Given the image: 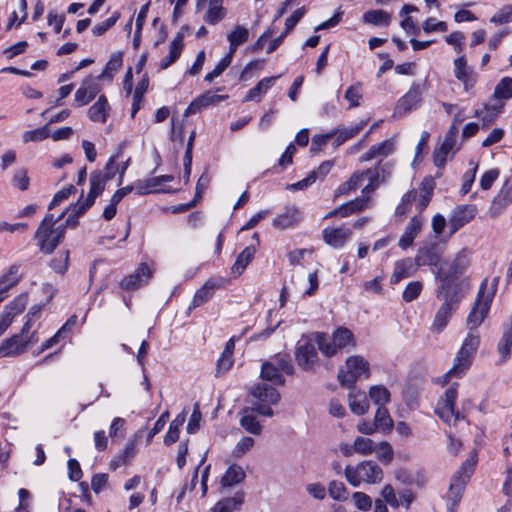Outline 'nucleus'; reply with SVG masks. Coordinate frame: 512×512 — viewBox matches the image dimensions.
Segmentation results:
<instances>
[{
    "label": "nucleus",
    "instance_id": "obj_1",
    "mask_svg": "<svg viewBox=\"0 0 512 512\" xmlns=\"http://www.w3.org/2000/svg\"><path fill=\"white\" fill-rule=\"evenodd\" d=\"M314 340L320 352L326 357H332L344 349H353L356 340L351 330L346 327H338L331 335L315 333Z\"/></svg>",
    "mask_w": 512,
    "mask_h": 512
},
{
    "label": "nucleus",
    "instance_id": "obj_2",
    "mask_svg": "<svg viewBox=\"0 0 512 512\" xmlns=\"http://www.w3.org/2000/svg\"><path fill=\"white\" fill-rule=\"evenodd\" d=\"M249 397L251 406L257 409L258 415L264 417H273V406L277 405L281 400L279 391L267 382H257L249 388Z\"/></svg>",
    "mask_w": 512,
    "mask_h": 512
},
{
    "label": "nucleus",
    "instance_id": "obj_3",
    "mask_svg": "<svg viewBox=\"0 0 512 512\" xmlns=\"http://www.w3.org/2000/svg\"><path fill=\"white\" fill-rule=\"evenodd\" d=\"M512 99V77L506 76L501 78L494 87L492 94V103L485 105V107L476 111V116L479 117L485 125L493 122L497 116L502 112L507 101Z\"/></svg>",
    "mask_w": 512,
    "mask_h": 512
},
{
    "label": "nucleus",
    "instance_id": "obj_4",
    "mask_svg": "<svg viewBox=\"0 0 512 512\" xmlns=\"http://www.w3.org/2000/svg\"><path fill=\"white\" fill-rule=\"evenodd\" d=\"M345 477L350 485L359 487L361 484L374 485L383 480V470L374 461L364 460L345 468Z\"/></svg>",
    "mask_w": 512,
    "mask_h": 512
},
{
    "label": "nucleus",
    "instance_id": "obj_5",
    "mask_svg": "<svg viewBox=\"0 0 512 512\" xmlns=\"http://www.w3.org/2000/svg\"><path fill=\"white\" fill-rule=\"evenodd\" d=\"M476 462V456L471 455L453 475L447 493L448 512H455V508L461 501L465 486L474 472Z\"/></svg>",
    "mask_w": 512,
    "mask_h": 512
},
{
    "label": "nucleus",
    "instance_id": "obj_6",
    "mask_svg": "<svg viewBox=\"0 0 512 512\" xmlns=\"http://www.w3.org/2000/svg\"><path fill=\"white\" fill-rule=\"evenodd\" d=\"M369 376L370 365L360 355L348 357L345 364L338 371L340 384L347 387H352L358 380L367 379Z\"/></svg>",
    "mask_w": 512,
    "mask_h": 512
},
{
    "label": "nucleus",
    "instance_id": "obj_7",
    "mask_svg": "<svg viewBox=\"0 0 512 512\" xmlns=\"http://www.w3.org/2000/svg\"><path fill=\"white\" fill-rule=\"evenodd\" d=\"M368 180V184L362 190V194H370L379 185V173L376 169H367L362 172H355L352 176L342 183L336 190V196L348 195L352 191H355L364 181Z\"/></svg>",
    "mask_w": 512,
    "mask_h": 512
},
{
    "label": "nucleus",
    "instance_id": "obj_8",
    "mask_svg": "<svg viewBox=\"0 0 512 512\" xmlns=\"http://www.w3.org/2000/svg\"><path fill=\"white\" fill-rule=\"evenodd\" d=\"M457 396V384H453L446 389L436 406V413L450 427L455 426L464 419V417L455 410Z\"/></svg>",
    "mask_w": 512,
    "mask_h": 512
},
{
    "label": "nucleus",
    "instance_id": "obj_9",
    "mask_svg": "<svg viewBox=\"0 0 512 512\" xmlns=\"http://www.w3.org/2000/svg\"><path fill=\"white\" fill-rule=\"evenodd\" d=\"M486 281H484L478 293L475 304L467 317V327L469 331L477 332V328L481 325L487 316L492 302L493 293H486Z\"/></svg>",
    "mask_w": 512,
    "mask_h": 512
},
{
    "label": "nucleus",
    "instance_id": "obj_10",
    "mask_svg": "<svg viewBox=\"0 0 512 512\" xmlns=\"http://www.w3.org/2000/svg\"><path fill=\"white\" fill-rule=\"evenodd\" d=\"M314 337L305 336L298 341L295 350V361L304 370H312L318 363V353L314 345Z\"/></svg>",
    "mask_w": 512,
    "mask_h": 512
},
{
    "label": "nucleus",
    "instance_id": "obj_11",
    "mask_svg": "<svg viewBox=\"0 0 512 512\" xmlns=\"http://www.w3.org/2000/svg\"><path fill=\"white\" fill-rule=\"evenodd\" d=\"M422 101V89L419 84H413L408 92L404 94L397 102L393 116L402 117L403 115L415 110Z\"/></svg>",
    "mask_w": 512,
    "mask_h": 512
},
{
    "label": "nucleus",
    "instance_id": "obj_12",
    "mask_svg": "<svg viewBox=\"0 0 512 512\" xmlns=\"http://www.w3.org/2000/svg\"><path fill=\"white\" fill-rule=\"evenodd\" d=\"M338 449L345 457H351L354 454L369 456L376 451V443L370 438L357 436L351 444L346 442L340 443Z\"/></svg>",
    "mask_w": 512,
    "mask_h": 512
},
{
    "label": "nucleus",
    "instance_id": "obj_13",
    "mask_svg": "<svg viewBox=\"0 0 512 512\" xmlns=\"http://www.w3.org/2000/svg\"><path fill=\"white\" fill-rule=\"evenodd\" d=\"M459 298L456 296L447 297L435 314L431 325V331L441 333L448 325L453 312L457 309Z\"/></svg>",
    "mask_w": 512,
    "mask_h": 512
},
{
    "label": "nucleus",
    "instance_id": "obj_14",
    "mask_svg": "<svg viewBox=\"0 0 512 512\" xmlns=\"http://www.w3.org/2000/svg\"><path fill=\"white\" fill-rule=\"evenodd\" d=\"M153 272L146 263H141L137 269L125 276L121 282L120 287L126 291H134L145 286L152 278Z\"/></svg>",
    "mask_w": 512,
    "mask_h": 512
},
{
    "label": "nucleus",
    "instance_id": "obj_15",
    "mask_svg": "<svg viewBox=\"0 0 512 512\" xmlns=\"http://www.w3.org/2000/svg\"><path fill=\"white\" fill-rule=\"evenodd\" d=\"M453 73L457 80H459L466 92L474 88L477 83V74L468 65L465 55H460L453 61Z\"/></svg>",
    "mask_w": 512,
    "mask_h": 512
},
{
    "label": "nucleus",
    "instance_id": "obj_16",
    "mask_svg": "<svg viewBox=\"0 0 512 512\" xmlns=\"http://www.w3.org/2000/svg\"><path fill=\"white\" fill-rule=\"evenodd\" d=\"M458 129L455 124H452L445 139L438 150L434 153V162L436 166L443 167L447 159L452 156L456 151V137Z\"/></svg>",
    "mask_w": 512,
    "mask_h": 512
},
{
    "label": "nucleus",
    "instance_id": "obj_17",
    "mask_svg": "<svg viewBox=\"0 0 512 512\" xmlns=\"http://www.w3.org/2000/svg\"><path fill=\"white\" fill-rule=\"evenodd\" d=\"M351 236L352 231L344 226H328L322 231L324 242L334 249L343 248L351 239Z\"/></svg>",
    "mask_w": 512,
    "mask_h": 512
},
{
    "label": "nucleus",
    "instance_id": "obj_18",
    "mask_svg": "<svg viewBox=\"0 0 512 512\" xmlns=\"http://www.w3.org/2000/svg\"><path fill=\"white\" fill-rule=\"evenodd\" d=\"M474 205H461L456 207L449 217L450 234H454L465 224L470 222L476 215Z\"/></svg>",
    "mask_w": 512,
    "mask_h": 512
},
{
    "label": "nucleus",
    "instance_id": "obj_19",
    "mask_svg": "<svg viewBox=\"0 0 512 512\" xmlns=\"http://www.w3.org/2000/svg\"><path fill=\"white\" fill-rule=\"evenodd\" d=\"M474 356L459 349L452 367L443 376L444 382L450 381L452 378H461L470 369Z\"/></svg>",
    "mask_w": 512,
    "mask_h": 512
},
{
    "label": "nucleus",
    "instance_id": "obj_20",
    "mask_svg": "<svg viewBox=\"0 0 512 512\" xmlns=\"http://www.w3.org/2000/svg\"><path fill=\"white\" fill-rule=\"evenodd\" d=\"M512 204V182L505 181L501 189L495 195L489 208L492 217H497Z\"/></svg>",
    "mask_w": 512,
    "mask_h": 512
},
{
    "label": "nucleus",
    "instance_id": "obj_21",
    "mask_svg": "<svg viewBox=\"0 0 512 512\" xmlns=\"http://www.w3.org/2000/svg\"><path fill=\"white\" fill-rule=\"evenodd\" d=\"M30 345V340H24L21 335L15 334L5 339L0 345V358L21 355L27 351Z\"/></svg>",
    "mask_w": 512,
    "mask_h": 512
},
{
    "label": "nucleus",
    "instance_id": "obj_22",
    "mask_svg": "<svg viewBox=\"0 0 512 512\" xmlns=\"http://www.w3.org/2000/svg\"><path fill=\"white\" fill-rule=\"evenodd\" d=\"M225 283L222 278H210L204 285L197 290L192 300L191 306L193 308L199 307L207 302L214 294V292L221 288Z\"/></svg>",
    "mask_w": 512,
    "mask_h": 512
},
{
    "label": "nucleus",
    "instance_id": "obj_23",
    "mask_svg": "<svg viewBox=\"0 0 512 512\" xmlns=\"http://www.w3.org/2000/svg\"><path fill=\"white\" fill-rule=\"evenodd\" d=\"M257 414V409H254V406L244 407L239 413L241 427L252 435H260L263 428Z\"/></svg>",
    "mask_w": 512,
    "mask_h": 512
},
{
    "label": "nucleus",
    "instance_id": "obj_24",
    "mask_svg": "<svg viewBox=\"0 0 512 512\" xmlns=\"http://www.w3.org/2000/svg\"><path fill=\"white\" fill-rule=\"evenodd\" d=\"M418 265L415 259L404 258L395 262L393 273L390 277L391 284H397L401 280L411 277L417 271Z\"/></svg>",
    "mask_w": 512,
    "mask_h": 512
},
{
    "label": "nucleus",
    "instance_id": "obj_25",
    "mask_svg": "<svg viewBox=\"0 0 512 512\" xmlns=\"http://www.w3.org/2000/svg\"><path fill=\"white\" fill-rule=\"evenodd\" d=\"M67 228L65 224L54 226V231L50 237H43L37 242L40 252L46 255L53 253L57 246L62 243Z\"/></svg>",
    "mask_w": 512,
    "mask_h": 512
},
{
    "label": "nucleus",
    "instance_id": "obj_26",
    "mask_svg": "<svg viewBox=\"0 0 512 512\" xmlns=\"http://www.w3.org/2000/svg\"><path fill=\"white\" fill-rule=\"evenodd\" d=\"M348 406L355 415L366 414L370 407L366 393L353 387L348 394Z\"/></svg>",
    "mask_w": 512,
    "mask_h": 512
},
{
    "label": "nucleus",
    "instance_id": "obj_27",
    "mask_svg": "<svg viewBox=\"0 0 512 512\" xmlns=\"http://www.w3.org/2000/svg\"><path fill=\"white\" fill-rule=\"evenodd\" d=\"M423 221L420 217L414 216L410 219L403 235L400 237L398 245L401 249H407L413 244L414 239L420 232Z\"/></svg>",
    "mask_w": 512,
    "mask_h": 512
},
{
    "label": "nucleus",
    "instance_id": "obj_28",
    "mask_svg": "<svg viewBox=\"0 0 512 512\" xmlns=\"http://www.w3.org/2000/svg\"><path fill=\"white\" fill-rule=\"evenodd\" d=\"M280 76H271L266 77L260 80L255 87L250 89L247 94L245 95L243 101H254V102H260L262 97L267 93V91L275 84L276 80Z\"/></svg>",
    "mask_w": 512,
    "mask_h": 512
},
{
    "label": "nucleus",
    "instance_id": "obj_29",
    "mask_svg": "<svg viewBox=\"0 0 512 512\" xmlns=\"http://www.w3.org/2000/svg\"><path fill=\"white\" fill-rule=\"evenodd\" d=\"M497 353L499 355V364L507 361L512 353V324H507L503 328L502 336L497 344Z\"/></svg>",
    "mask_w": 512,
    "mask_h": 512
},
{
    "label": "nucleus",
    "instance_id": "obj_30",
    "mask_svg": "<svg viewBox=\"0 0 512 512\" xmlns=\"http://www.w3.org/2000/svg\"><path fill=\"white\" fill-rule=\"evenodd\" d=\"M110 109L105 95H100L98 100L88 109V117L93 122L105 123Z\"/></svg>",
    "mask_w": 512,
    "mask_h": 512
},
{
    "label": "nucleus",
    "instance_id": "obj_31",
    "mask_svg": "<svg viewBox=\"0 0 512 512\" xmlns=\"http://www.w3.org/2000/svg\"><path fill=\"white\" fill-rule=\"evenodd\" d=\"M440 253L435 245L424 246L418 250L415 261L418 266H436L440 263Z\"/></svg>",
    "mask_w": 512,
    "mask_h": 512
},
{
    "label": "nucleus",
    "instance_id": "obj_32",
    "mask_svg": "<svg viewBox=\"0 0 512 512\" xmlns=\"http://www.w3.org/2000/svg\"><path fill=\"white\" fill-rule=\"evenodd\" d=\"M222 99H224V96L215 95L210 92L203 93L194 101H192L190 105L185 109L184 116L195 114L202 108L207 107L212 103L219 102Z\"/></svg>",
    "mask_w": 512,
    "mask_h": 512
},
{
    "label": "nucleus",
    "instance_id": "obj_33",
    "mask_svg": "<svg viewBox=\"0 0 512 512\" xmlns=\"http://www.w3.org/2000/svg\"><path fill=\"white\" fill-rule=\"evenodd\" d=\"M249 30L242 26L236 25L231 32L227 34V40L229 42V54L233 55L237 48L244 44L249 39Z\"/></svg>",
    "mask_w": 512,
    "mask_h": 512
},
{
    "label": "nucleus",
    "instance_id": "obj_34",
    "mask_svg": "<svg viewBox=\"0 0 512 512\" xmlns=\"http://www.w3.org/2000/svg\"><path fill=\"white\" fill-rule=\"evenodd\" d=\"M261 381L270 382L269 384L275 385H284L285 380L283 375L280 373V369L276 366V364L271 362H266L262 365L261 368Z\"/></svg>",
    "mask_w": 512,
    "mask_h": 512
},
{
    "label": "nucleus",
    "instance_id": "obj_35",
    "mask_svg": "<svg viewBox=\"0 0 512 512\" xmlns=\"http://www.w3.org/2000/svg\"><path fill=\"white\" fill-rule=\"evenodd\" d=\"M244 501V493L237 492L233 497H227L218 501L210 512H233L238 510Z\"/></svg>",
    "mask_w": 512,
    "mask_h": 512
},
{
    "label": "nucleus",
    "instance_id": "obj_36",
    "mask_svg": "<svg viewBox=\"0 0 512 512\" xmlns=\"http://www.w3.org/2000/svg\"><path fill=\"white\" fill-rule=\"evenodd\" d=\"M394 151L393 140H385L379 144L371 146V148L361 156V161H370L377 157H386Z\"/></svg>",
    "mask_w": 512,
    "mask_h": 512
},
{
    "label": "nucleus",
    "instance_id": "obj_37",
    "mask_svg": "<svg viewBox=\"0 0 512 512\" xmlns=\"http://www.w3.org/2000/svg\"><path fill=\"white\" fill-rule=\"evenodd\" d=\"M471 252L467 248H462L453 258L450 270L447 276H455L462 273L470 264Z\"/></svg>",
    "mask_w": 512,
    "mask_h": 512
},
{
    "label": "nucleus",
    "instance_id": "obj_38",
    "mask_svg": "<svg viewBox=\"0 0 512 512\" xmlns=\"http://www.w3.org/2000/svg\"><path fill=\"white\" fill-rule=\"evenodd\" d=\"M245 479V472L238 464L230 465L221 478L223 487H231L241 483Z\"/></svg>",
    "mask_w": 512,
    "mask_h": 512
},
{
    "label": "nucleus",
    "instance_id": "obj_39",
    "mask_svg": "<svg viewBox=\"0 0 512 512\" xmlns=\"http://www.w3.org/2000/svg\"><path fill=\"white\" fill-rule=\"evenodd\" d=\"M255 255V248L252 246L246 247L237 257L235 263L231 267V274L234 277L240 276L248 264L252 261Z\"/></svg>",
    "mask_w": 512,
    "mask_h": 512
},
{
    "label": "nucleus",
    "instance_id": "obj_40",
    "mask_svg": "<svg viewBox=\"0 0 512 512\" xmlns=\"http://www.w3.org/2000/svg\"><path fill=\"white\" fill-rule=\"evenodd\" d=\"M301 218V213L299 209L292 207L288 208L283 214L278 215L273 220V225L280 229H286L292 227L296 224Z\"/></svg>",
    "mask_w": 512,
    "mask_h": 512
},
{
    "label": "nucleus",
    "instance_id": "obj_41",
    "mask_svg": "<svg viewBox=\"0 0 512 512\" xmlns=\"http://www.w3.org/2000/svg\"><path fill=\"white\" fill-rule=\"evenodd\" d=\"M222 0H210L209 8L204 15L206 23L215 25L226 15V10L221 4Z\"/></svg>",
    "mask_w": 512,
    "mask_h": 512
},
{
    "label": "nucleus",
    "instance_id": "obj_42",
    "mask_svg": "<svg viewBox=\"0 0 512 512\" xmlns=\"http://www.w3.org/2000/svg\"><path fill=\"white\" fill-rule=\"evenodd\" d=\"M367 120L360 121L359 123H356L349 127H343L337 129L335 132L336 139H335V145L339 146L343 144L345 141L353 138L357 134L360 133V131L366 126Z\"/></svg>",
    "mask_w": 512,
    "mask_h": 512
},
{
    "label": "nucleus",
    "instance_id": "obj_43",
    "mask_svg": "<svg viewBox=\"0 0 512 512\" xmlns=\"http://www.w3.org/2000/svg\"><path fill=\"white\" fill-rule=\"evenodd\" d=\"M183 47V35L181 33H177V35L169 44V53L168 56L165 58V61H162V69L167 68L179 58L183 50Z\"/></svg>",
    "mask_w": 512,
    "mask_h": 512
},
{
    "label": "nucleus",
    "instance_id": "obj_44",
    "mask_svg": "<svg viewBox=\"0 0 512 512\" xmlns=\"http://www.w3.org/2000/svg\"><path fill=\"white\" fill-rule=\"evenodd\" d=\"M185 420H186V412L182 411L171 422V424L169 426V430H168V432L166 433V435L164 437V442L166 444L169 445V444H172V443H174V442H176L178 440L179 434H180V430H181L183 424L185 423Z\"/></svg>",
    "mask_w": 512,
    "mask_h": 512
},
{
    "label": "nucleus",
    "instance_id": "obj_45",
    "mask_svg": "<svg viewBox=\"0 0 512 512\" xmlns=\"http://www.w3.org/2000/svg\"><path fill=\"white\" fill-rule=\"evenodd\" d=\"M390 392L383 385H374L369 389V398L378 407H384L390 401Z\"/></svg>",
    "mask_w": 512,
    "mask_h": 512
},
{
    "label": "nucleus",
    "instance_id": "obj_46",
    "mask_svg": "<svg viewBox=\"0 0 512 512\" xmlns=\"http://www.w3.org/2000/svg\"><path fill=\"white\" fill-rule=\"evenodd\" d=\"M70 252L69 250L59 251L57 255L51 259L49 266L55 271L57 274L64 275L69 268L70 262Z\"/></svg>",
    "mask_w": 512,
    "mask_h": 512
},
{
    "label": "nucleus",
    "instance_id": "obj_47",
    "mask_svg": "<svg viewBox=\"0 0 512 512\" xmlns=\"http://www.w3.org/2000/svg\"><path fill=\"white\" fill-rule=\"evenodd\" d=\"M374 423L381 432H389L393 428V420L385 407H378L374 416Z\"/></svg>",
    "mask_w": 512,
    "mask_h": 512
},
{
    "label": "nucleus",
    "instance_id": "obj_48",
    "mask_svg": "<svg viewBox=\"0 0 512 512\" xmlns=\"http://www.w3.org/2000/svg\"><path fill=\"white\" fill-rule=\"evenodd\" d=\"M362 19L365 23L376 26H387L391 21L390 15L383 10H369L363 14Z\"/></svg>",
    "mask_w": 512,
    "mask_h": 512
},
{
    "label": "nucleus",
    "instance_id": "obj_49",
    "mask_svg": "<svg viewBox=\"0 0 512 512\" xmlns=\"http://www.w3.org/2000/svg\"><path fill=\"white\" fill-rule=\"evenodd\" d=\"M123 64V57L121 52H115L110 56V59L105 65L104 70L101 74L98 75V79H103L107 77L108 79H113V73L119 70Z\"/></svg>",
    "mask_w": 512,
    "mask_h": 512
},
{
    "label": "nucleus",
    "instance_id": "obj_50",
    "mask_svg": "<svg viewBox=\"0 0 512 512\" xmlns=\"http://www.w3.org/2000/svg\"><path fill=\"white\" fill-rule=\"evenodd\" d=\"M55 225L56 223L54 215L52 213H47L38 226L34 234V239L38 242L43 237H50L54 231Z\"/></svg>",
    "mask_w": 512,
    "mask_h": 512
},
{
    "label": "nucleus",
    "instance_id": "obj_51",
    "mask_svg": "<svg viewBox=\"0 0 512 512\" xmlns=\"http://www.w3.org/2000/svg\"><path fill=\"white\" fill-rule=\"evenodd\" d=\"M28 301V294L22 293L15 297L12 301H10L3 309V311L7 314H10L11 317H14L25 310Z\"/></svg>",
    "mask_w": 512,
    "mask_h": 512
},
{
    "label": "nucleus",
    "instance_id": "obj_52",
    "mask_svg": "<svg viewBox=\"0 0 512 512\" xmlns=\"http://www.w3.org/2000/svg\"><path fill=\"white\" fill-rule=\"evenodd\" d=\"M111 180V175H102V171L95 170L90 175V189L101 195L105 190L106 183Z\"/></svg>",
    "mask_w": 512,
    "mask_h": 512
},
{
    "label": "nucleus",
    "instance_id": "obj_53",
    "mask_svg": "<svg viewBox=\"0 0 512 512\" xmlns=\"http://www.w3.org/2000/svg\"><path fill=\"white\" fill-rule=\"evenodd\" d=\"M380 497L382 498V501L386 502L393 509H397L401 506L399 493H396L391 484H385L382 487Z\"/></svg>",
    "mask_w": 512,
    "mask_h": 512
},
{
    "label": "nucleus",
    "instance_id": "obj_54",
    "mask_svg": "<svg viewBox=\"0 0 512 512\" xmlns=\"http://www.w3.org/2000/svg\"><path fill=\"white\" fill-rule=\"evenodd\" d=\"M20 264L15 263L11 265L8 271L0 278V284L8 283L4 288H7V291L12 287L16 286L21 279V275L19 274Z\"/></svg>",
    "mask_w": 512,
    "mask_h": 512
},
{
    "label": "nucleus",
    "instance_id": "obj_55",
    "mask_svg": "<svg viewBox=\"0 0 512 512\" xmlns=\"http://www.w3.org/2000/svg\"><path fill=\"white\" fill-rule=\"evenodd\" d=\"M480 345V336L478 332L469 331L463 340L460 350L474 356Z\"/></svg>",
    "mask_w": 512,
    "mask_h": 512
},
{
    "label": "nucleus",
    "instance_id": "obj_56",
    "mask_svg": "<svg viewBox=\"0 0 512 512\" xmlns=\"http://www.w3.org/2000/svg\"><path fill=\"white\" fill-rule=\"evenodd\" d=\"M362 96V86L360 83H356L348 87L344 94L345 99L349 102V108L360 106Z\"/></svg>",
    "mask_w": 512,
    "mask_h": 512
},
{
    "label": "nucleus",
    "instance_id": "obj_57",
    "mask_svg": "<svg viewBox=\"0 0 512 512\" xmlns=\"http://www.w3.org/2000/svg\"><path fill=\"white\" fill-rule=\"evenodd\" d=\"M374 453L376 454L377 459L386 465L391 463L394 457L393 448L386 441L380 442L379 444L376 443V451Z\"/></svg>",
    "mask_w": 512,
    "mask_h": 512
},
{
    "label": "nucleus",
    "instance_id": "obj_58",
    "mask_svg": "<svg viewBox=\"0 0 512 512\" xmlns=\"http://www.w3.org/2000/svg\"><path fill=\"white\" fill-rule=\"evenodd\" d=\"M49 135H50V133H49V129H48V124H46L42 127L36 128L34 130L24 132L23 142L27 143L30 141L31 142L42 141V140L47 139L49 137Z\"/></svg>",
    "mask_w": 512,
    "mask_h": 512
},
{
    "label": "nucleus",
    "instance_id": "obj_59",
    "mask_svg": "<svg viewBox=\"0 0 512 512\" xmlns=\"http://www.w3.org/2000/svg\"><path fill=\"white\" fill-rule=\"evenodd\" d=\"M148 85H149V80L146 77H144L140 82H138L136 89L134 91V95H133L132 117L140 109L139 103L142 100V97H143L144 93L146 92Z\"/></svg>",
    "mask_w": 512,
    "mask_h": 512
},
{
    "label": "nucleus",
    "instance_id": "obj_60",
    "mask_svg": "<svg viewBox=\"0 0 512 512\" xmlns=\"http://www.w3.org/2000/svg\"><path fill=\"white\" fill-rule=\"evenodd\" d=\"M254 446V439L248 436L242 437L232 450L234 458H241Z\"/></svg>",
    "mask_w": 512,
    "mask_h": 512
},
{
    "label": "nucleus",
    "instance_id": "obj_61",
    "mask_svg": "<svg viewBox=\"0 0 512 512\" xmlns=\"http://www.w3.org/2000/svg\"><path fill=\"white\" fill-rule=\"evenodd\" d=\"M12 183L15 187L19 188L21 191L27 190L30 185V178L28 176L27 169H25V168L17 169L13 175Z\"/></svg>",
    "mask_w": 512,
    "mask_h": 512
},
{
    "label": "nucleus",
    "instance_id": "obj_62",
    "mask_svg": "<svg viewBox=\"0 0 512 512\" xmlns=\"http://www.w3.org/2000/svg\"><path fill=\"white\" fill-rule=\"evenodd\" d=\"M119 17H120V14L118 12H115L112 16H110L103 22L96 24L92 28V33L95 36H101V35L105 34L111 27H113L116 24Z\"/></svg>",
    "mask_w": 512,
    "mask_h": 512
},
{
    "label": "nucleus",
    "instance_id": "obj_63",
    "mask_svg": "<svg viewBox=\"0 0 512 512\" xmlns=\"http://www.w3.org/2000/svg\"><path fill=\"white\" fill-rule=\"evenodd\" d=\"M422 291V283L419 281H412L405 287L402 298L405 302H411L416 299Z\"/></svg>",
    "mask_w": 512,
    "mask_h": 512
},
{
    "label": "nucleus",
    "instance_id": "obj_64",
    "mask_svg": "<svg viewBox=\"0 0 512 512\" xmlns=\"http://www.w3.org/2000/svg\"><path fill=\"white\" fill-rule=\"evenodd\" d=\"M495 24H505L512 21V5H506L497 11L490 19Z\"/></svg>",
    "mask_w": 512,
    "mask_h": 512
}]
</instances>
